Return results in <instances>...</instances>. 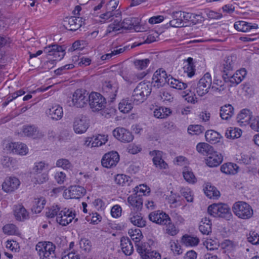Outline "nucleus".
Returning a JSON list of instances; mask_svg holds the SVG:
<instances>
[{
  "label": "nucleus",
  "instance_id": "4be33fe9",
  "mask_svg": "<svg viewBox=\"0 0 259 259\" xmlns=\"http://www.w3.org/2000/svg\"><path fill=\"white\" fill-rule=\"evenodd\" d=\"M127 201L132 210L136 211H140L143 207V199L142 196L137 193L129 196Z\"/></svg>",
  "mask_w": 259,
  "mask_h": 259
},
{
  "label": "nucleus",
  "instance_id": "c85d7f7f",
  "mask_svg": "<svg viewBox=\"0 0 259 259\" xmlns=\"http://www.w3.org/2000/svg\"><path fill=\"white\" fill-rule=\"evenodd\" d=\"M46 113L51 119L56 120L60 119L63 114L62 108L57 104L53 105L47 110Z\"/></svg>",
  "mask_w": 259,
  "mask_h": 259
},
{
  "label": "nucleus",
  "instance_id": "bb28decb",
  "mask_svg": "<svg viewBox=\"0 0 259 259\" xmlns=\"http://www.w3.org/2000/svg\"><path fill=\"white\" fill-rule=\"evenodd\" d=\"M251 112L246 109H242L238 114L237 121L241 126H245L249 124L252 119Z\"/></svg>",
  "mask_w": 259,
  "mask_h": 259
},
{
  "label": "nucleus",
  "instance_id": "4c0bfd02",
  "mask_svg": "<svg viewBox=\"0 0 259 259\" xmlns=\"http://www.w3.org/2000/svg\"><path fill=\"white\" fill-rule=\"evenodd\" d=\"M147 73L145 71L141 72L131 73L128 76H123L124 80L129 84L137 82L138 80L143 78Z\"/></svg>",
  "mask_w": 259,
  "mask_h": 259
},
{
  "label": "nucleus",
  "instance_id": "58836bf2",
  "mask_svg": "<svg viewBox=\"0 0 259 259\" xmlns=\"http://www.w3.org/2000/svg\"><path fill=\"white\" fill-rule=\"evenodd\" d=\"M165 224L162 225L164 226V231L166 234L170 236H175L179 233V229L171 222L170 218L169 217V221H166Z\"/></svg>",
  "mask_w": 259,
  "mask_h": 259
},
{
  "label": "nucleus",
  "instance_id": "2f4dec72",
  "mask_svg": "<svg viewBox=\"0 0 259 259\" xmlns=\"http://www.w3.org/2000/svg\"><path fill=\"white\" fill-rule=\"evenodd\" d=\"M234 27L238 31L246 32L252 29L258 28V25L255 23L251 24L243 21H239L234 23Z\"/></svg>",
  "mask_w": 259,
  "mask_h": 259
},
{
  "label": "nucleus",
  "instance_id": "473e14b6",
  "mask_svg": "<svg viewBox=\"0 0 259 259\" xmlns=\"http://www.w3.org/2000/svg\"><path fill=\"white\" fill-rule=\"evenodd\" d=\"M14 215L16 219L19 221H24L29 218V213L22 205H18L15 206Z\"/></svg>",
  "mask_w": 259,
  "mask_h": 259
},
{
  "label": "nucleus",
  "instance_id": "4468645a",
  "mask_svg": "<svg viewBox=\"0 0 259 259\" xmlns=\"http://www.w3.org/2000/svg\"><path fill=\"white\" fill-rule=\"evenodd\" d=\"M171 76L167 75L166 71L162 68L157 70L152 77V83L154 87L159 88L168 83V79Z\"/></svg>",
  "mask_w": 259,
  "mask_h": 259
},
{
  "label": "nucleus",
  "instance_id": "1a4fd4ad",
  "mask_svg": "<svg viewBox=\"0 0 259 259\" xmlns=\"http://www.w3.org/2000/svg\"><path fill=\"white\" fill-rule=\"evenodd\" d=\"M119 89L118 83L115 81H105L102 84L104 95L113 102L116 98Z\"/></svg>",
  "mask_w": 259,
  "mask_h": 259
},
{
  "label": "nucleus",
  "instance_id": "20e7f679",
  "mask_svg": "<svg viewBox=\"0 0 259 259\" xmlns=\"http://www.w3.org/2000/svg\"><path fill=\"white\" fill-rule=\"evenodd\" d=\"M208 213L213 217L229 219L232 216L230 208L225 203H213L208 207Z\"/></svg>",
  "mask_w": 259,
  "mask_h": 259
},
{
  "label": "nucleus",
  "instance_id": "9b49d317",
  "mask_svg": "<svg viewBox=\"0 0 259 259\" xmlns=\"http://www.w3.org/2000/svg\"><path fill=\"white\" fill-rule=\"evenodd\" d=\"M99 22L101 23L112 22L110 24H114L122 20L121 11L119 10L109 11L101 14L99 16Z\"/></svg>",
  "mask_w": 259,
  "mask_h": 259
},
{
  "label": "nucleus",
  "instance_id": "5fc2aeb1",
  "mask_svg": "<svg viewBox=\"0 0 259 259\" xmlns=\"http://www.w3.org/2000/svg\"><path fill=\"white\" fill-rule=\"evenodd\" d=\"M242 131L238 128L230 127L225 133V136L228 139H235L239 138L241 135Z\"/></svg>",
  "mask_w": 259,
  "mask_h": 259
},
{
  "label": "nucleus",
  "instance_id": "79ce46f5",
  "mask_svg": "<svg viewBox=\"0 0 259 259\" xmlns=\"http://www.w3.org/2000/svg\"><path fill=\"white\" fill-rule=\"evenodd\" d=\"M196 149L199 153L206 156H207L209 153L213 151L212 147L206 143H198L197 145Z\"/></svg>",
  "mask_w": 259,
  "mask_h": 259
},
{
  "label": "nucleus",
  "instance_id": "a18cd8bd",
  "mask_svg": "<svg viewBox=\"0 0 259 259\" xmlns=\"http://www.w3.org/2000/svg\"><path fill=\"white\" fill-rule=\"evenodd\" d=\"M46 204V200L43 197L35 199L34 204L32 207V211L35 213H38L41 212Z\"/></svg>",
  "mask_w": 259,
  "mask_h": 259
},
{
  "label": "nucleus",
  "instance_id": "bf43d9fd",
  "mask_svg": "<svg viewBox=\"0 0 259 259\" xmlns=\"http://www.w3.org/2000/svg\"><path fill=\"white\" fill-rule=\"evenodd\" d=\"M204 131L203 126L196 124L191 125L188 126V132L191 135H198L201 134Z\"/></svg>",
  "mask_w": 259,
  "mask_h": 259
},
{
  "label": "nucleus",
  "instance_id": "72a5a7b5",
  "mask_svg": "<svg viewBox=\"0 0 259 259\" xmlns=\"http://www.w3.org/2000/svg\"><path fill=\"white\" fill-rule=\"evenodd\" d=\"M120 246L123 252L126 255H131L134 248L131 240L126 237H122L120 239Z\"/></svg>",
  "mask_w": 259,
  "mask_h": 259
},
{
  "label": "nucleus",
  "instance_id": "f3484780",
  "mask_svg": "<svg viewBox=\"0 0 259 259\" xmlns=\"http://www.w3.org/2000/svg\"><path fill=\"white\" fill-rule=\"evenodd\" d=\"M86 192L84 188L80 186H71L68 189H66L63 195L65 198L79 199L83 196Z\"/></svg>",
  "mask_w": 259,
  "mask_h": 259
},
{
  "label": "nucleus",
  "instance_id": "49530a36",
  "mask_svg": "<svg viewBox=\"0 0 259 259\" xmlns=\"http://www.w3.org/2000/svg\"><path fill=\"white\" fill-rule=\"evenodd\" d=\"M170 113V109L163 107L155 109L154 111V116L160 119L166 118Z\"/></svg>",
  "mask_w": 259,
  "mask_h": 259
},
{
  "label": "nucleus",
  "instance_id": "69168bd1",
  "mask_svg": "<svg viewBox=\"0 0 259 259\" xmlns=\"http://www.w3.org/2000/svg\"><path fill=\"white\" fill-rule=\"evenodd\" d=\"M56 166L61 167L64 169H69L71 167L70 161L65 158L58 159L56 163Z\"/></svg>",
  "mask_w": 259,
  "mask_h": 259
},
{
  "label": "nucleus",
  "instance_id": "680f3d73",
  "mask_svg": "<svg viewBox=\"0 0 259 259\" xmlns=\"http://www.w3.org/2000/svg\"><path fill=\"white\" fill-rule=\"evenodd\" d=\"M80 247L86 252H89L92 249V243L87 238H82L79 242Z\"/></svg>",
  "mask_w": 259,
  "mask_h": 259
},
{
  "label": "nucleus",
  "instance_id": "0eeeda50",
  "mask_svg": "<svg viewBox=\"0 0 259 259\" xmlns=\"http://www.w3.org/2000/svg\"><path fill=\"white\" fill-rule=\"evenodd\" d=\"M44 52L48 56L53 57V60L48 61L47 64L54 65L55 61L61 60L65 54V49L58 45H52L45 47Z\"/></svg>",
  "mask_w": 259,
  "mask_h": 259
},
{
  "label": "nucleus",
  "instance_id": "774afa93",
  "mask_svg": "<svg viewBox=\"0 0 259 259\" xmlns=\"http://www.w3.org/2000/svg\"><path fill=\"white\" fill-rule=\"evenodd\" d=\"M226 87L223 84H219L218 82L215 83L214 82L213 83V85L211 87V91L213 93L218 94H222L223 92L225 90Z\"/></svg>",
  "mask_w": 259,
  "mask_h": 259
},
{
  "label": "nucleus",
  "instance_id": "ea45409f",
  "mask_svg": "<svg viewBox=\"0 0 259 259\" xmlns=\"http://www.w3.org/2000/svg\"><path fill=\"white\" fill-rule=\"evenodd\" d=\"M182 242L186 246L193 247L198 244L199 239L197 237L185 235L182 238Z\"/></svg>",
  "mask_w": 259,
  "mask_h": 259
},
{
  "label": "nucleus",
  "instance_id": "cd10ccee",
  "mask_svg": "<svg viewBox=\"0 0 259 259\" xmlns=\"http://www.w3.org/2000/svg\"><path fill=\"white\" fill-rule=\"evenodd\" d=\"M237 57L235 56H230L226 57L223 61L222 64V69L226 75H228V72L232 71L236 66Z\"/></svg>",
  "mask_w": 259,
  "mask_h": 259
},
{
  "label": "nucleus",
  "instance_id": "ddd939ff",
  "mask_svg": "<svg viewBox=\"0 0 259 259\" xmlns=\"http://www.w3.org/2000/svg\"><path fill=\"white\" fill-rule=\"evenodd\" d=\"M76 213L72 209L64 208L61 210L56 218V222L62 226H66L75 219Z\"/></svg>",
  "mask_w": 259,
  "mask_h": 259
},
{
  "label": "nucleus",
  "instance_id": "13d9d810",
  "mask_svg": "<svg viewBox=\"0 0 259 259\" xmlns=\"http://www.w3.org/2000/svg\"><path fill=\"white\" fill-rule=\"evenodd\" d=\"M130 178L123 174H118L116 175L114 181L116 184L119 185L123 186L126 183L128 184Z\"/></svg>",
  "mask_w": 259,
  "mask_h": 259
},
{
  "label": "nucleus",
  "instance_id": "a19ab883",
  "mask_svg": "<svg viewBox=\"0 0 259 259\" xmlns=\"http://www.w3.org/2000/svg\"><path fill=\"white\" fill-rule=\"evenodd\" d=\"M133 103L131 99H122L119 103V110L123 113H128L133 108Z\"/></svg>",
  "mask_w": 259,
  "mask_h": 259
},
{
  "label": "nucleus",
  "instance_id": "8fccbe9b",
  "mask_svg": "<svg viewBox=\"0 0 259 259\" xmlns=\"http://www.w3.org/2000/svg\"><path fill=\"white\" fill-rule=\"evenodd\" d=\"M48 165L42 161L36 162L31 174L48 172Z\"/></svg>",
  "mask_w": 259,
  "mask_h": 259
},
{
  "label": "nucleus",
  "instance_id": "37998d69",
  "mask_svg": "<svg viewBox=\"0 0 259 259\" xmlns=\"http://www.w3.org/2000/svg\"><path fill=\"white\" fill-rule=\"evenodd\" d=\"M167 84L170 87L179 90H184L187 87V84L186 83L174 78L171 76L168 78Z\"/></svg>",
  "mask_w": 259,
  "mask_h": 259
},
{
  "label": "nucleus",
  "instance_id": "e2e57ef3",
  "mask_svg": "<svg viewBox=\"0 0 259 259\" xmlns=\"http://www.w3.org/2000/svg\"><path fill=\"white\" fill-rule=\"evenodd\" d=\"M219 136L218 133L213 130H208L205 134L206 140L210 143L215 142L218 138Z\"/></svg>",
  "mask_w": 259,
  "mask_h": 259
},
{
  "label": "nucleus",
  "instance_id": "338daca9",
  "mask_svg": "<svg viewBox=\"0 0 259 259\" xmlns=\"http://www.w3.org/2000/svg\"><path fill=\"white\" fill-rule=\"evenodd\" d=\"M181 195L184 196L188 202H192L193 196L191 190L188 188H182L180 190Z\"/></svg>",
  "mask_w": 259,
  "mask_h": 259
},
{
  "label": "nucleus",
  "instance_id": "39448f33",
  "mask_svg": "<svg viewBox=\"0 0 259 259\" xmlns=\"http://www.w3.org/2000/svg\"><path fill=\"white\" fill-rule=\"evenodd\" d=\"M131 237L133 240H135L137 251L143 259H160V254L156 251H151L148 248L150 247L147 243L140 242V239L137 237H134V235Z\"/></svg>",
  "mask_w": 259,
  "mask_h": 259
},
{
  "label": "nucleus",
  "instance_id": "393cba45",
  "mask_svg": "<svg viewBox=\"0 0 259 259\" xmlns=\"http://www.w3.org/2000/svg\"><path fill=\"white\" fill-rule=\"evenodd\" d=\"M22 134L25 137H32L34 139L40 138L44 136V134L38 130L36 126L33 125L23 126Z\"/></svg>",
  "mask_w": 259,
  "mask_h": 259
},
{
  "label": "nucleus",
  "instance_id": "6e6552de",
  "mask_svg": "<svg viewBox=\"0 0 259 259\" xmlns=\"http://www.w3.org/2000/svg\"><path fill=\"white\" fill-rule=\"evenodd\" d=\"M88 102L93 111L104 109L106 104L105 98L100 93L96 92H92L89 95Z\"/></svg>",
  "mask_w": 259,
  "mask_h": 259
},
{
  "label": "nucleus",
  "instance_id": "7c9ffc66",
  "mask_svg": "<svg viewBox=\"0 0 259 259\" xmlns=\"http://www.w3.org/2000/svg\"><path fill=\"white\" fill-rule=\"evenodd\" d=\"M182 12L172 11L170 12L171 20L169 21V25L172 27H181L184 26L182 17Z\"/></svg>",
  "mask_w": 259,
  "mask_h": 259
},
{
  "label": "nucleus",
  "instance_id": "6e6d98bb",
  "mask_svg": "<svg viewBox=\"0 0 259 259\" xmlns=\"http://www.w3.org/2000/svg\"><path fill=\"white\" fill-rule=\"evenodd\" d=\"M204 190L205 195L209 198L217 197L220 195V192L215 187L210 185H207Z\"/></svg>",
  "mask_w": 259,
  "mask_h": 259
},
{
  "label": "nucleus",
  "instance_id": "423d86ee",
  "mask_svg": "<svg viewBox=\"0 0 259 259\" xmlns=\"http://www.w3.org/2000/svg\"><path fill=\"white\" fill-rule=\"evenodd\" d=\"M232 210L237 217L244 220L250 219L253 214L252 207L248 203L243 201L234 203Z\"/></svg>",
  "mask_w": 259,
  "mask_h": 259
},
{
  "label": "nucleus",
  "instance_id": "052dcab7",
  "mask_svg": "<svg viewBox=\"0 0 259 259\" xmlns=\"http://www.w3.org/2000/svg\"><path fill=\"white\" fill-rule=\"evenodd\" d=\"M3 231L5 234L9 235H15L17 232L16 226L12 224H6L3 227Z\"/></svg>",
  "mask_w": 259,
  "mask_h": 259
},
{
  "label": "nucleus",
  "instance_id": "f8f14e48",
  "mask_svg": "<svg viewBox=\"0 0 259 259\" xmlns=\"http://www.w3.org/2000/svg\"><path fill=\"white\" fill-rule=\"evenodd\" d=\"M212 79L209 73H205L199 80L196 87V93L199 96H203L207 93L211 87Z\"/></svg>",
  "mask_w": 259,
  "mask_h": 259
},
{
  "label": "nucleus",
  "instance_id": "4d7b16f0",
  "mask_svg": "<svg viewBox=\"0 0 259 259\" xmlns=\"http://www.w3.org/2000/svg\"><path fill=\"white\" fill-rule=\"evenodd\" d=\"M61 210V207L58 205H53L48 208L46 214L48 218H53L56 217L57 218L58 214H59Z\"/></svg>",
  "mask_w": 259,
  "mask_h": 259
},
{
  "label": "nucleus",
  "instance_id": "2eb2a0df",
  "mask_svg": "<svg viewBox=\"0 0 259 259\" xmlns=\"http://www.w3.org/2000/svg\"><path fill=\"white\" fill-rule=\"evenodd\" d=\"M119 161L118 153L114 151L109 152L103 156L101 163L103 166L106 168H111L115 166Z\"/></svg>",
  "mask_w": 259,
  "mask_h": 259
},
{
  "label": "nucleus",
  "instance_id": "aec40b11",
  "mask_svg": "<svg viewBox=\"0 0 259 259\" xmlns=\"http://www.w3.org/2000/svg\"><path fill=\"white\" fill-rule=\"evenodd\" d=\"M113 135L116 139L124 143H129L134 138L132 134L123 127L116 128L113 131Z\"/></svg>",
  "mask_w": 259,
  "mask_h": 259
},
{
  "label": "nucleus",
  "instance_id": "c03bdc74",
  "mask_svg": "<svg viewBox=\"0 0 259 259\" xmlns=\"http://www.w3.org/2000/svg\"><path fill=\"white\" fill-rule=\"evenodd\" d=\"M31 175L32 181L35 184H42L49 179L48 172L31 174Z\"/></svg>",
  "mask_w": 259,
  "mask_h": 259
},
{
  "label": "nucleus",
  "instance_id": "b1692460",
  "mask_svg": "<svg viewBox=\"0 0 259 259\" xmlns=\"http://www.w3.org/2000/svg\"><path fill=\"white\" fill-rule=\"evenodd\" d=\"M152 156L154 164L156 167L160 169H166L168 167L167 164L162 159L163 152L159 150H153L149 152Z\"/></svg>",
  "mask_w": 259,
  "mask_h": 259
},
{
  "label": "nucleus",
  "instance_id": "f03ea898",
  "mask_svg": "<svg viewBox=\"0 0 259 259\" xmlns=\"http://www.w3.org/2000/svg\"><path fill=\"white\" fill-rule=\"evenodd\" d=\"M151 85L149 82H141L134 90L131 100L135 104L144 102L151 92Z\"/></svg>",
  "mask_w": 259,
  "mask_h": 259
},
{
  "label": "nucleus",
  "instance_id": "6ab92c4d",
  "mask_svg": "<svg viewBox=\"0 0 259 259\" xmlns=\"http://www.w3.org/2000/svg\"><path fill=\"white\" fill-rule=\"evenodd\" d=\"M83 24H84V21L82 18L79 17H66L63 21L64 26L70 31L77 30Z\"/></svg>",
  "mask_w": 259,
  "mask_h": 259
},
{
  "label": "nucleus",
  "instance_id": "de8ad7c7",
  "mask_svg": "<svg viewBox=\"0 0 259 259\" xmlns=\"http://www.w3.org/2000/svg\"><path fill=\"white\" fill-rule=\"evenodd\" d=\"M193 59L191 58H188L187 64L184 66V71L187 73L188 77H191L195 74V66L193 63Z\"/></svg>",
  "mask_w": 259,
  "mask_h": 259
},
{
  "label": "nucleus",
  "instance_id": "5701e85b",
  "mask_svg": "<svg viewBox=\"0 0 259 259\" xmlns=\"http://www.w3.org/2000/svg\"><path fill=\"white\" fill-rule=\"evenodd\" d=\"M148 218L151 222L160 225H162L169 221V215L160 210L151 212L149 213Z\"/></svg>",
  "mask_w": 259,
  "mask_h": 259
},
{
  "label": "nucleus",
  "instance_id": "864d4df0",
  "mask_svg": "<svg viewBox=\"0 0 259 259\" xmlns=\"http://www.w3.org/2000/svg\"><path fill=\"white\" fill-rule=\"evenodd\" d=\"M151 61L149 58L136 59L134 61V64L137 69L144 70L148 67Z\"/></svg>",
  "mask_w": 259,
  "mask_h": 259
},
{
  "label": "nucleus",
  "instance_id": "603ef678",
  "mask_svg": "<svg viewBox=\"0 0 259 259\" xmlns=\"http://www.w3.org/2000/svg\"><path fill=\"white\" fill-rule=\"evenodd\" d=\"M94 140L91 145V147H96L101 146L103 144H105L108 139L107 136L102 135H98L96 137H93Z\"/></svg>",
  "mask_w": 259,
  "mask_h": 259
},
{
  "label": "nucleus",
  "instance_id": "c756f323",
  "mask_svg": "<svg viewBox=\"0 0 259 259\" xmlns=\"http://www.w3.org/2000/svg\"><path fill=\"white\" fill-rule=\"evenodd\" d=\"M128 219L133 225L138 227H144L146 225V221L138 213V211H132L129 214Z\"/></svg>",
  "mask_w": 259,
  "mask_h": 259
},
{
  "label": "nucleus",
  "instance_id": "f704fd0d",
  "mask_svg": "<svg viewBox=\"0 0 259 259\" xmlns=\"http://www.w3.org/2000/svg\"><path fill=\"white\" fill-rule=\"evenodd\" d=\"M239 166L233 163H226L221 166V171L226 175H235L237 173Z\"/></svg>",
  "mask_w": 259,
  "mask_h": 259
},
{
  "label": "nucleus",
  "instance_id": "09e8293b",
  "mask_svg": "<svg viewBox=\"0 0 259 259\" xmlns=\"http://www.w3.org/2000/svg\"><path fill=\"white\" fill-rule=\"evenodd\" d=\"M183 176L185 181L190 184H194L197 179L193 172L188 167H185L183 171Z\"/></svg>",
  "mask_w": 259,
  "mask_h": 259
},
{
  "label": "nucleus",
  "instance_id": "0e129e2a",
  "mask_svg": "<svg viewBox=\"0 0 259 259\" xmlns=\"http://www.w3.org/2000/svg\"><path fill=\"white\" fill-rule=\"evenodd\" d=\"M247 240L253 245L259 244V235L255 231H250L247 235Z\"/></svg>",
  "mask_w": 259,
  "mask_h": 259
},
{
  "label": "nucleus",
  "instance_id": "f257e3e1",
  "mask_svg": "<svg viewBox=\"0 0 259 259\" xmlns=\"http://www.w3.org/2000/svg\"><path fill=\"white\" fill-rule=\"evenodd\" d=\"M121 28L134 29L136 32H142L145 30L144 27L140 25V20L138 18H127L122 22L121 21H119L118 23L109 24L107 28L106 33L116 32Z\"/></svg>",
  "mask_w": 259,
  "mask_h": 259
},
{
  "label": "nucleus",
  "instance_id": "9d476101",
  "mask_svg": "<svg viewBox=\"0 0 259 259\" xmlns=\"http://www.w3.org/2000/svg\"><path fill=\"white\" fill-rule=\"evenodd\" d=\"M89 93L83 89H77L73 94L72 105L77 108H82L87 104Z\"/></svg>",
  "mask_w": 259,
  "mask_h": 259
},
{
  "label": "nucleus",
  "instance_id": "3c124183",
  "mask_svg": "<svg viewBox=\"0 0 259 259\" xmlns=\"http://www.w3.org/2000/svg\"><path fill=\"white\" fill-rule=\"evenodd\" d=\"M2 164L5 167L9 169H14L17 166V161L11 157L8 156H4L2 159Z\"/></svg>",
  "mask_w": 259,
  "mask_h": 259
},
{
  "label": "nucleus",
  "instance_id": "412c9836",
  "mask_svg": "<svg viewBox=\"0 0 259 259\" xmlns=\"http://www.w3.org/2000/svg\"><path fill=\"white\" fill-rule=\"evenodd\" d=\"M89 126L88 120L85 116L80 115L75 118L73 123V129L76 134L84 133L88 128Z\"/></svg>",
  "mask_w": 259,
  "mask_h": 259
},
{
  "label": "nucleus",
  "instance_id": "c9c22d12",
  "mask_svg": "<svg viewBox=\"0 0 259 259\" xmlns=\"http://www.w3.org/2000/svg\"><path fill=\"white\" fill-rule=\"evenodd\" d=\"M246 75V71L244 68L237 70L235 73L231 76L229 78L230 82L234 84H238L242 81Z\"/></svg>",
  "mask_w": 259,
  "mask_h": 259
},
{
  "label": "nucleus",
  "instance_id": "a878e982",
  "mask_svg": "<svg viewBox=\"0 0 259 259\" xmlns=\"http://www.w3.org/2000/svg\"><path fill=\"white\" fill-rule=\"evenodd\" d=\"M223 161L222 155L214 150L209 153L205 158L206 164L211 167L219 165Z\"/></svg>",
  "mask_w": 259,
  "mask_h": 259
},
{
  "label": "nucleus",
  "instance_id": "a211bd4d",
  "mask_svg": "<svg viewBox=\"0 0 259 259\" xmlns=\"http://www.w3.org/2000/svg\"><path fill=\"white\" fill-rule=\"evenodd\" d=\"M19 180L14 177L6 178L2 185V190L7 193H11L16 191L19 187Z\"/></svg>",
  "mask_w": 259,
  "mask_h": 259
},
{
  "label": "nucleus",
  "instance_id": "7ed1b4c3",
  "mask_svg": "<svg viewBox=\"0 0 259 259\" xmlns=\"http://www.w3.org/2000/svg\"><path fill=\"white\" fill-rule=\"evenodd\" d=\"M56 246L51 242H39L35 250L39 259H54Z\"/></svg>",
  "mask_w": 259,
  "mask_h": 259
},
{
  "label": "nucleus",
  "instance_id": "e433bc0d",
  "mask_svg": "<svg viewBox=\"0 0 259 259\" xmlns=\"http://www.w3.org/2000/svg\"><path fill=\"white\" fill-rule=\"evenodd\" d=\"M234 113V108L230 104H226L221 107L220 116L222 119L228 120Z\"/></svg>",
  "mask_w": 259,
  "mask_h": 259
},
{
  "label": "nucleus",
  "instance_id": "dca6fc26",
  "mask_svg": "<svg viewBox=\"0 0 259 259\" xmlns=\"http://www.w3.org/2000/svg\"><path fill=\"white\" fill-rule=\"evenodd\" d=\"M5 149L9 152H12L20 155H25L28 152L26 145L19 142H8Z\"/></svg>",
  "mask_w": 259,
  "mask_h": 259
}]
</instances>
